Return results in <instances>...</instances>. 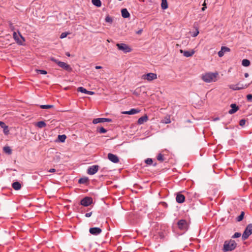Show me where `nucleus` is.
Listing matches in <instances>:
<instances>
[{
  "mask_svg": "<svg viewBox=\"0 0 252 252\" xmlns=\"http://www.w3.org/2000/svg\"><path fill=\"white\" fill-rule=\"evenodd\" d=\"M244 75L246 78H247L249 77V74L248 73H245Z\"/></svg>",
  "mask_w": 252,
  "mask_h": 252,
  "instance_id": "864d4df0",
  "label": "nucleus"
},
{
  "mask_svg": "<svg viewBox=\"0 0 252 252\" xmlns=\"http://www.w3.org/2000/svg\"><path fill=\"white\" fill-rule=\"evenodd\" d=\"M247 98L248 101H252V94H249L247 95Z\"/></svg>",
  "mask_w": 252,
  "mask_h": 252,
  "instance_id": "a19ab883",
  "label": "nucleus"
},
{
  "mask_svg": "<svg viewBox=\"0 0 252 252\" xmlns=\"http://www.w3.org/2000/svg\"><path fill=\"white\" fill-rule=\"evenodd\" d=\"M145 163L148 165H151L153 163V160L152 158H148L145 160Z\"/></svg>",
  "mask_w": 252,
  "mask_h": 252,
  "instance_id": "c9c22d12",
  "label": "nucleus"
},
{
  "mask_svg": "<svg viewBox=\"0 0 252 252\" xmlns=\"http://www.w3.org/2000/svg\"><path fill=\"white\" fill-rule=\"evenodd\" d=\"M252 234V224H249L246 227L242 234V239L243 240L247 239Z\"/></svg>",
  "mask_w": 252,
  "mask_h": 252,
  "instance_id": "20e7f679",
  "label": "nucleus"
},
{
  "mask_svg": "<svg viewBox=\"0 0 252 252\" xmlns=\"http://www.w3.org/2000/svg\"><path fill=\"white\" fill-rule=\"evenodd\" d=\"M36 126L39 128H42L46 126V124L44 121H40L36 124Z\"/></svg>",
  "mask_w": 252,
  "mask_h": 252,
  "instance_id": "a878e982",
  "label": "nucleus"
},
{
  "mask_svg": "<svg viewBox=\"0 0 252 252\" xmlns=\"http://www.w3.org/2000/svg\"><path fill=\"white\" fill-rule=\"evenodd\" d=\"M112 122V120L108 118H96L94 119L93 123L94 124H96L99 123H104V122Z\"/></svg>",
  "mask_w": 252,
  "mask_h": 252,
  "instance_id": "4468645a",
  "label": "nucleus"
},
{
  "mask_svg": "<svg viewBox=\"0 0 252 252\" xmlns=\"http://www.w3.org/2000/svg\"><path fill=\"white\" fill-rule=\"evenodd\" d=\"M105 21L107 23L111 24L113 22L112 18L109 16H107L105 18Z\"/></svg>",
  "mask_w": 252,
  "mask_h": 252,
  "instance_id": "72a5a7b5",
  "label": "nucleus"
},
{
  "mask_svg": "<svg viewBox=\"0 0 252 252\" xmlns=\"http://www.w3.org/2000/svg\"><path fill=\"white\" fill-rule=\"evenodd\" d=\"M88 182V178H82L79 179V183L80 184H86Z\"/></svg>",
  "mask_w": 252,
  "mask_h": 252,
  "instance_id": "cd10ccee",
  "label": "nucleus"
},
{
  "mask_svg": "<svg viewBox=\"0 0 252 252\" xmlns=\"http://www.w3.org/2000/svg\"><path fill=\"white\" fill-rule=\"evenodd\" d=\"M95 68L96 69H101L102 68V66H95Z\"/></svg>",
  "mask_w": 252,
  "mask_h": 252,
  "instance_id": "3c124183",
  "label": "nucleus"
},
{
  "mask_svg": "<svg viewBox=\"0 0 252 252\" xmlns=\"http://www.w3.org/2000/svg\"><path fill=\"white\" fill-rule=\"evenodd\" d=\"M102 232V230L99 227H92L89 229V232L94 235H98Z\"/></svg>",
  "mask_w": 252,
  "mask_h": 252,
  "instance_id": "ddd939ff",
  "label": "nucleus"
},
{
  "mask_svg": "<svg viewBox=\"0 0 252 252\" xmlns=\"http://www.w3.org/2000/svg\"><path fill=\"white\" fill-rule=\"evenodd\" d=\"M199 32L198 29L197 28H196V31L193 33V34H192V36L196 37V36H197V35L199 34Z\"/></svg>",
  "mask_w": 252,
  "mask_h": 252,
  "instance_id": "ea45409f",
  "label": "nucleus"
},
{
  "mask_svg": "<svg viewBox=\"0 0 252 252\" xmlns=\"http://www.w3.org/2000/svg\"><path fill=\"white\" fill-rule=\"evenodd\" d=\"M161 6L162 9H166L168 7V4L167 0H161Z\"/></svg>",
  "mask_w": 252,
  "mask_h": 252,
  "instance_id": "b1692460",
  "label": "nucleus"
},
{
  "mask_svg": "<svg viewBox=\"0 0 252 252\" xmlns=\"http://www.w3.org/2000/svg\"><path fill=\"white\" fill-rule=\"evenodd\" d=\"M230 107L231 109L228 111L230 114H233L235 113L238 110V107L236 104H231L230 105Z\"/></svg>",
  "mask_w": 252,
  "mask_h": 252,
  "instance_id": "aec40b11",
  "label": "nucleus"
},
{
  "mask_svg": "<svg viewBox=\"0 0 252 252\" xmlns=\"http://www.w3.org/2000/svg\"><path fill=\"white\" fill-rule=\"evenodd\" d=\"M121 13L122 16L125 18L129 17L130 15L128 11L126 8L123 9L122 10Z\"/></svg>",
  "mask_w": 252,
  "mask_h": 252,
  "instance_id": "5701e85b",
  "label": "nucleus"
},
{
  "mask_svg": "<svg viewBox=\"0 0 252 252\" xmlns=\"http://www.w3.org/2000/svg\"><path fill=\"white\" fill-rule=\"evenodd\" d=\"M37 71L41 74H46L47 71L44 70H37Z\"/></svg>",
  "mask_w": 252,
  "mask_h": 252,
  "instance_id": "79ce46f5",
  "label": "nucleus"
},
{
  "mask_svg": "<svg viewBox=\"0 0 252 252\" xmlns=\"http://www.w3.org/2000/svg\"><path fill=\"white\" fill-rule=\"evenodd\" d=\"M3 150L5 153L8 154H10L11 153V150L9 147H4Z\"/></svg>",
  "mask_w": 252,
  "mask_h": 252,
  "instance_id": "c85d7f7f",
  "label": "nucleus"
},
{
  "mask_svg": "<svg viewBox=\"0 0 252 252\" xmlns=\"http://www.w3.org/2000/svg\"><path fill=\"white\" fill-rule=\"evenodd\" d=\"M65 55H66L67 56H68V57H70V54H69V53H68V52H66V53H65Z\"/></svg>",
  "mask_w": 252,
  "mask_h": 252,
  "instance_id": "5fc2aeb1",
  "label": "nucleus"
},
{
  "mask_svg": "<svg viewBox=\"0 0 252 252\" xmlns=\"http://www.w3.org/2000/svg\"><path fill=\"white\" fill-rule=\"evenodd\" d=\"M242 64L244 66H248L250 64V62L247 59H244L242 60Z\"/></svg>",
  "mask_w": 252,
  "mask_h": 252,
  "instance_id": "bb28decb",
  "label": "nucleus"
},
{
  "mask_svg": "<svg viewBox=\"0 0 252 252\" xmlns=\"http://www.w3.org/2000/svg\"><path fill=\"white\" fill-rule=\"evenodd\" d=\"M68 34V32H63V33H62V34L60 35V38L62 39L66 37Z\"/></svg>",
  "mask_w": 252,
  "mask_h": 252,
  "instance_id": "58836bf2",
  "label": "nucleus"
},
{
  "mask_svg": "<svg viewBox=\"0 0 252 252\" xmlns=\"http://www.w3.org/2000/svg\"><path fill=\"white\" fill-rule=\"evenodd\" d=\"M86 94H90V95H93L94 94V92H92V91H87Z\"/></svg>",
  "mask_w": 252,
  "mask_h": 252,
  "instance_id": "de8ad7c7",
  "label": "nucleus"
},
{
  "mask_svg": "<svg viewBox=\"0 0 252 252\" xmlns=\"http://www.w3.org/2000/svg\"><path fill=\"white\" fill-rule=\"evenodd\" d=\"M66 138V136L63 134V135H59L58 136V139L61 142H64Z\"/></svg>",
  "mask_w": 252,
  "mask_h": 252,
  "instance_id": "c756f323",
  "label": "nucleus"
},
{
  "mask_svg": "<svg viewBox=\"0 0 252 252\" xmlns=\"http://www.w3.org/2000/svg\"><path fill=\"white\" fill-rule=\"evenodd\" d=\"M92 215V212L87 213L85 214V216L87 218L90 217Z\"/></svg>",
  "mask_w": 252,
  "mask_h": 252,
  "instance_id": "49530a36",
  "label": "nucleus"
},
{
  "mask_svg": "<svg viewBox=\"0 0 252 252\" xmlns=\"http://www.w3.org/2000/svg\"><path fill=\"white\" fill-rule=\"evenodd\" d=\"M250 84H242L240 83H238V84L234 85V84H231L228 86V87L229 89L233 90V91H238L241 90L242 89H244L248 87Z\"/></svg>",
  "mask_w": 252,
  "mask_h": 252,
  "instance_id": "7ed1b4c3",
  "label": "nucleus"
},
{
  "mask_svg": "<svg viewBox=\"0 0 252 252\" xmlns=\"http://www.w3.org/2000/svg\"><path fill=\"white\" fill-rule=\"evenodd\" d=\"M244 216V212H242L241 214L239 216H238V217L237 218V220L238 221H241L243 219Z\"/></svg>",
  "mask_w": 252,
  "mask_h": 252,
  "instance_id": "473e14b6",
  "label": "nucleus"
},
{
  "mask_svg": "<svg viewBox=\"0 0 252 252\" xmlns=\"http://www.w3.org/2000/svg\"><path fill=\"white\" fill-rule=\"evenodd\" d=\"M50 60L56 63L58 65V62H60V61H59L58 60H57L55 58H53V57L50 58Z\"/></svg>",
  "mask_w": 252,
  "mask_h": 252,
  "instance_id": "c03bdc74",
  "label": "nucleus"
},
{
  "mask_svg": "<svg viewBox=\"0 0 252 252\" xmlns=\"http://www.w3.org/2000/svg\"><path fill=\"white\" fill-rule=\"evenodd\" d=\"M185 196L181 193H177L176 197V201L179 203H182L185 201Z\"/></svg>",
  "mask_w": 252,
  "mask_h": 252,
  "instance_id": "a211bd4d",
  "label": "nucleus"
},
{
  "mask_svg": "<svg viewBox=\"0 0 252 252\" xmlns=\"http://www.w3.org/2000/svg\"><path fill=\"white\" fill-rule=\"evenodd\" d=\"M230 49L225 46H222L220 50L218 52V55L220 57L223 56L224 54L226 52L230 51Z\"/></svg>",
  "mask_w": 252,
  "mask_h": 252,
  "instance_id": "dca6fc26",
  "label": "nucleus"
},
{
  "mask_svg": "<svg viewBox=\"0 0 252 252\" xmlns=\"http://www.w3.org/2000/svg\"><path fill=\"white\" fill-rule=\"evenodd\" d=\"M236 245L234 240L226 241L224 243L223 250L224 252L231 251L235 249Z\"/></svg>",
  "mask_w": 252,
  "mask_h": 252,
  "instance_id": "f03ea898",
  "label": "nucleus"
},
{
  "mask_svg": "<svg viewBox=\"0 0 252 252\" xmlns=\"http://www.w3.org/2000/svg\"><path fill=\"white\" fill-rule=\"evenodd\" d=\"M98 131L100 133H105L107 132V130L103 127H101L99 129Z\"/></svg>",
  "mask_w": 252,
  "mask_h": 252,
  "instance_id": "e433bc0d",
  "label": "nucleus"
},
{
  "mask_svg": "<svg viewBox=\"0 0 252 252\" xmlns=\"http://www.w3.org/2000/svg\"><path fill=\"white\" fill-rule=\"evenodd\" d=\"M180 53H183L184 56L186 57H191L195 53L194 50H191L190 51H184L180 50Z\"/></svg>",
  "mask_w": 252,
  "mask_h": 252,
  "instance_id": "2eb2a0df",
  "label": "nucleus"
},
{
  "mask_svg": "<svg viewBox=\"0 0 252 252\" xmlns=\"http://www.w3.org/2000/svg\"><path fill=\"white\" fill-rule=\"evenodd\" d=\"M93 203V199L90 197H85L80 202V204L85 207L90 205Z\"/></svg>",
  "mask_w": 252,
  "mask_h": 252,
  "instance_id": "6e6552de",
  "label": "nucleus"
},
{
  "mask_svg": "<svg viewBox=\"0 0 252 252\" xmlns=\"http://www.w3.org/2000/svg\"><path fill=\"white\" fill-rule=\"evenodd\" d=\"M157 78V75L154 73H148L145 74H143L142 76V79L148 81H152Z\"/></svg>",
  "mask_w": 252,
  "mask_h": 252,
  "instance_id": "39448f33",
  "label": "nucleus"
},
{
  "mask_svg": "<svg viewBox=\"0 0 252 252\" xmlns=\"http://www.w3.org/2000/svg\"><path fill=\"white\" fill-rule=\"evenodd\" d=\"M93 4L97 6L100 7L101 5V2L100 0H92Z\"/></svg>",
  "mask_w": 252,
  "mask_h": 252,
  "instance_id": "393cba45",
  "label": "nucleus"
},
{
  "mask_svg": "<svg viewBox=\"0 0 252 252\" xmlns=\"http://www.w3.org/2000/svg\"><path fill=\"white\" fill-rule=\"evenodd\" d=\"M13 36L14 39L19 44L22 45L23 42L25 41L24 38L19 32L18 34L15 32H14L13 33Z\"/></svg>",
  "mask_w": 252,
  "mask_h": 252,
  "instance_id": "0eeeda50",
  "label": "nucleus"
},
{
  "mask_svg": "<svg viewBox=\"0 0 252 252\" xmlns=\"http://www.w3.org/2000/svg\"><path fill=\"white\" fill-rule=\"evenodd\" d=\"M140 110L137 109H131L129 111H123L122 112V114H128V115H134L140 112Z\"/></svg>",
  "mask_w": 252,
  "mask_h": 252,
  "instance_id": "f3484780",
  "label": "nucleus"
},
{
  "mask_svg": "<svg viewBox=\"0 0 252 252\" xmlns=\"http://www.w3.org/2000/svg\"><path fill=\"white\" fill-rule=\"evenodd\" d=\"M203 7L202 8V11H204L206 9V8H207V7H206V0H205L204 3L203 4Z\"/></svg>",
  "mask_w": 252,
  "mask_h": 252,
  "instance_id": "a18cd8bd",
  "label": "nucleus"
},
{
  "mask_svg": "<svg viewBox=\"0 0 252 252\" xmlns=\"http://www.w3.org/2000/svg\"><path fill=\"white\" fill-rule=\"evenodd\" d=\"M116 46L119 50L122 51L125 53H129L131 51V48L128 45L124 43H117Z\"/></svg>",
  "mask_w": 252,
  "mask_h": 252,
  "instance_id": "423d86ee",
  "label": "nucleus"
},
{
  "mask_svg": "<svg viewBox=\"0 0 252 252\" xmlns=\"http://www.w3.org/2000/svg\"><path fill=\"white\" fill-rule=\"evenodd\" d=\"M77 90L78 92H80L86 94L87 93V91L86 89H85L82 87H79L78 88Z\"/></svg>",
  "mask_w": 252,
  "mask_h": 252,
  "instance_id": "f704fd0d",
  "label": "nucleus"
},
{
  "mask_svg": "<svg viewBox=\"0 0 252 252\" xmlns=\"http://www.w3.org/2000/svg\"><path fill=\"white\" fill-rule=\"evenodd\" d=\"M99 169V166L95 165L89 167L87 170V173L89 175L95 174Z\"/></svg>",
  "mask_w": 252,
  "mask_h": 252,
  "instance_id": "9d476101",
  "label": "nucleus"
},
{
  "mask_svg": "<svg viewBox=\"0 0 252 252\" xmlns=\"http://www.w3.org/2000/svg\"><path fill=\"white\" fill-rule=\"evenodd\" d=\"M12 187L15 190H18L21 188V185L18 182H15L12 183Z\"/></svg>",
  "mask_w": 252,
  "mask_h": 252,
  "instance_id": "4be33fe9",
  "label": "nucleus"
},
{
  "mask_svg": "<svg viewBox=\"0 0 252 252\" xmlns=\"http://www.w3.org/2000/svg\"><path fill=\"white\" fill-rule=\"evenodd\" d=\"M41 109H50L53 107L52 105H41L40 106Z\"/></svg>",
  "mask_w": 252,
  "mask_h": 252,
  "instance_id": "2f4dec72",
  "label": "nucleus"
},
{
  "mask_svg": "<svg viewBox=\"0 0 252 252\" xmlns=\"http://www.w3.org/2000/svg\"><path fill=\"white\" fill-rule=\"evenodd\" d=\"M0 126L3 129V133L4 134L8 135L9 131L8 126H6L5 124L2 121H0Z\"/></svg>",
  "mask_w": 252,
  "mask_h": 252,
  "instance_id": "6ab92c4d",
  "label": "nucleus"
},
{
  "mask_svg": "<svg viewBox=\"0 0 252 252\" xmlns=\"http://www.w3.org/2000/svg\"><path fill=\"white\" fill-rule=\"evenodd\" d=\"M178 227L182 230H186L188 229V223L186 220H181L178 222Z\"/></svg>",
  "mask_w": 252,
  "mask_h": 252,
  "instance_id": "1a4fd4ad",
  "label": "nucleus"
},
{
  "mask_svg": "<svg viewBox=\"0 0 252 252\" xmlns=\"http://www.w3.org/2000/svg\"><path fill=\"white\" fill-rule=\"evenodd\" d=\"M171 121L170 120V119H167L164 122V123L165 124H169L170 123Z\"/></svg>",
  "mask_w": 252,
  "mask_h": 252,
  "instance_id": "8fccbe9b",
  "label": "nucleus"
},
{
  "mask_svg": "<svg viewBox=\"0 0 252 252\" xmlns=\"http://www.w3.org/2000/svg\"><path fill=\"white\" fill-rule=\"evenodd\" d=\"M241 234L239 232H236L234 233V234L233 235L232 238H239L241 236Z\"/></svg>",
  "mask_w": 252,
  "mask_h": 252,
  "instance_id": "4c0bfd02",
  "label": "nucleus"
},
{
  "mask_svg": "<svg viewBox=\"0 0 252 252\" xmlns=\"http://www.w3.org/2000/svg\"><path fill=\"white\" fill-rule=\"evenodd\" d=\"M148 120V117L147 115H144L140 117L138 120V124L139 125H142L145 122H146Z\"/></svg>",
  "mask_w": 252,
  "mask_h": 252,
  "instance_id": "412c9836",
  "label": "nucleus"
},
{
  "mask_svg": "<svg viewBox=\"0 0 252 252\" xmlns=\"http://www.w3.org/2000/svg\"><path fill=\"white\" fill-rule=\"evenodd\" d=\"M157 159L160 162L163 161L164 160L163 155L161 154H159L157 156Z\"/></svg>",
  "mask_w": 252,
  "mask_h": 252,
  "instance_id": "7c9ffc66",
  "label": "nucleus"
},
{
  "mask_svg": "<svg viewBox=\"0 0 252 252\" xmlns=\"http://www.w3.org/2000/svg\"><path fill=\"white\" fill-rule=\"evenodd\" d=\"M58 65L67 71L70 72L72 71V68L70 66L64 62L60 61V62H58Z\"/></svg>",
  "mask_w": 252,
  "mask_h": 252,
  "instance_id": "9b49d317",
  "label": "nucleus"
},
{
  "mask_svg": "<svg viewBox=\"0 0 252 252\" xmlns=\"http://www.w3.org/2000/svg\"><path fill=\"white\" fill-rule=\"evenodd\" d=\"M219 74L217 72H208L202 75V79L206 83L216 82L217 80V77Z\"/></svg>",
  "mask_w": 252,
  "mask_h": 252,
  "instance_id": "f257e3e1",
  "label": "nucleus"
},
{
  "mask_svg": "<svg viewBox=\"0 0 252 252\" xmlns=\"http://www.w3.org/2000/svg\"><path fill=\"white\" fill-rule=\"evenodd\" d=\"M246 121L244 119L240 120L239 124L241 126H243L245 125Z\"/></svg>",
  "mask_w": 252,
  "mask_h": 252,
  "instance_id": "37998d69",
  "label": "nucleus"
},
{
  "mask_svg": "<svg viewBox=\"0 0 252 252\" xmlns=\"http://www.w3.org/2000/svg\"><path fill=\"white\" fill-rule=\"evenodd\" d=\"M108 158L111 162L115 163H117L119 162V158L116 155L111 154V153H109L108 154Z\"/></svg>",
  "mask_w": 252,
  "mask_h": 252,
  "instance_id": "f8f14e48",
  "label": "nucleus"
},
{
  "mask_svg": "<svg viewBox=\"0 0 252 252\" xmlns=\"http://www.w3.org/2000/svg\"><path fill=\"white\" fill-rule=\"evenodd\" d=\"M55 171H56V170L54 168H51L48 171L49 172H51V173L55 172Z\"/></svg>",
  "mask_w": 252,
  "mask_h": 252,
  "instance_id": "09e8293b",
  "label": "nucleus"
},
{
  "mask_svg": "<svg viewBox=\"0 0 252 252\" xmlns=\"http://www.w3.org/2000/svg\"><path fill=\"white\" fill-rule=\"evenodd\" d=\"M142 32V30H139V31H137L136 33H137V34H141V33Z\"/></svg>",
  "mask_w": 252,
  "mask_h": 252,
  "instance_id": "603ef678",
  "label": "nucleus"
}]
</instances>
